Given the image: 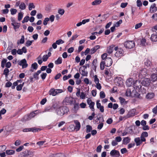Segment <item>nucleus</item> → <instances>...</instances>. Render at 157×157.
I'll list each match as a JSON object with an SVG mask.
<instances>
[{"label": "nucleus", "mask_w": 157, "mask_h": 157, "mask_svg": "<svg viewBox=\"0 0 157 157\" xmlns=\"http://www.w3.org/2000/svg\"><path fill=\"white\" fill-rule=\"evenodd\" d=\"M69 110L66 106H62L59 107L57 110V114L60 116H62L67 113L69 112Z\"/></svg>", "instance_id": "f257e3e1"}, {"label": "nucleus", "mask_w": 157, "mask_h": 157, "mask_svg": "<svg viewBox=\"0 0 157 157\" xmlns=\"http://www.w3.org/2000/svg\"><path fill=\"white\" fill-rule=\"evenodd\" d=\"M114 50L116 51L115 56L116 57H119L124 56V52L121 48H119L117 46L114 48Z\"/></svg>", "instance_id": "f03ea898"}, {"label": "nucleus", "mask_w": 157, "mask_h": 157, "mask_svg": "<svg viewBox=\"0 0 157 157\" xmlns=\"http://www.w3.org/2000/svg\"><path fill=\"white\" fill-rule=\"evenodd\" d=\"M148 75L147 70L145 68L141 69L139 73L138 77L139 78L142 79Z\"/></svg>", "instance_id": "7ed1b4c3"}, {"label": "nucleus", "mask_w": 157, "mask_h": 157, "mask_svg": "<svg viewBox=\"0 0 157 157\" xmlns=\"http://www.w3.org/2000/svg\"><path fill=\"white\" fill-rule=\"evenodd\" d=\"M142 84L140 81L137 80L133 84L134 88L140 92L141 91Z\"/></svg>", "instance_id": "20e7f679"}, {"label": "nucleus", "mask_w": 157, "mask_h": 157, "mask_svg": "<svg viewBox=\"0 0 157 157\" xmlns=\"http://www.w3.org/2000/svg\"><path fill=\"white\" fill-rule=\"evenodd\" d=\"M124 46L126 48L131 49L135 46V43L133 41H128L124 43Z\"/></svg>", "instance_id": "39448f33"}, {"label": "nucleus", "mask_w": 157, "mask_h": 157, "mask_svg": "<svg viewBox=\"0 0 157 157\" xmlns=\"http://www.w3.org/2000/svg\"><path fill=\"white\" fill-rule=\"evenodd\" d=\"M103 61L105 64V66L107 67H109L111 66L113 63L112 59L109 57H108Z\"/></svg>", "instance_id": "423d86ee"}, {"label": "nucleus", "mask_w": 157, "mask_h": 157, "mask_svg": "<svg viewBox=\"0 0 157 157\" xmlns=\"http://www.w3.org/2000/svg\"><path fill=\"white\" fill-rule=\"evenodd\" d=\"M73 101V98L70 96L66 97L63 100V102L67 105L72 104Z\"/></svg>", "instance_id": "0eeeda50"}, {"label": "nucleus", "mask_w": 157, "mask_h": 157, "mask_svg": "<svg viewBox=\"0 0 157 157\" xmlns=\"http://www.w3.org/2000/svg\"><path fill=\"white\" fill-rule=\"evenodd\" d=\"M87 104L89 105V107L91 109V110L93 112L94 111L95 109L94 108V106L95 105V103L94 102L92 101L91 100L89 99H88L87 100Z\"/></svg>", "instance_id": "6e6552de"}, {"label": "nucleus", "mask_w": 157, "mask_h": 157, "mask_svg": "<svg viewBox=\"0 0 157 157\" xmlns=\"http://www.w3.org/2000/svg\"><path fill=\"white\" fill-rule=\"evenodd\" d=\"M19 65L21 66L23 69L26 68L28 66L26 60L24 59L20 61L18 63Z\"/></svg>", "instance_id": "1a4fd4ad"}, {"label": "nucleus", "mask_w": 157, "mask_h": 157, "mask_svg": "<svg viewBox=\"0 0 157 157\" xmlns=\"http://www.w3.org/2000/svg\"><path fill=\"white\" fill-rule=\"evenodd\" d=\"M74 122L75 124V126L74 127V129L76 130V131L79 130L81 128V125L80 122L77 120H74Z\"/></svg>", "instance_id": "9d476101"}, {"label": "nucleus", "mask_w": 157, "mask_h": 157, "mask_svg": "<svg viewBox=\"0 0 157 157\" xmlns=\"http://www.w3.org/2000/svg\"><path fill=\"white\" fill-rule=\"evenodd\" d=\"M151 80L149 78H145L143 80L142 84L145 86H148L150 85Z\"/></svg>", "instance_id": "9b49d317"}, {"label": "nucleus", "mask_w": 157, "mask_h": 157, "mask_svg": "<svg viewBox=\"0 0 157 157\" xmlns=\"http://www.w3.org/2000/svg\"><path fill=\"white\" fill-rule=\"evenodd\" d=\"M110 155L112 156H115L116 157H119L120 155L119 151L115 149L111 151Z\"/></svg>", "instance_id": "f8f14e48"}, {"label": "nucleus", "mask_w": 157, "mask_h": 157, "mask_svg": "<svg viewBox=\"0 0 157 157\" xmlns=\"http://www.w3.org/2000/svg\"><path fill=\"white\" fill-rule=\"evenodd\" d=\"M38 130H40V129L39 128L37 129L35 128H25L23 129V131L24 132L30 131L34 132L38 131Z\"/></svg>", "instance_id": "ddd939ff"}, {"label": "nucleus", "mask_w": 157, "mask_h": 157, "mask_svg": "<svg viewBox=\"0 0 157 157\" xmlns=\"http://www.w3.org/2000/svg\"><path fill=\"white\" fill-rule=\"evenodd\" d=\"M156 5L155 3L153 4L150 8V12L152 13L156 12L157 10V8L156 6Z\"/></svg>", "instance_id": "4468645a"}, {"label": "nucleus", "mask_w": 157, "mask_h": 157, "mask_svg": "<svg viewBox=\"0 0 157 157\" xmlns=\"http://www.w3.org/2000/svg\"><path fill=\"white\" fill-rule=\"evenodd\" d=\"M38 110L34 111L30 114L28 116V118L27 119L28 120L31 119L32 118L34 117L38 113Z\"/></svg>", "instance_id": "2eb2a0df"}, {"label": "nucleus", "mask_w": 157, "mask_h": 157, "mask_svg": "<svg viewBox=\"0 0 157 157\" xmlns=\"http://www.w3.org/2000/svg\"><path fill=\"white\" fill-rule=\"evenodd\" d=\"M151 39L152 41H157V32H155V33H153L151 36Z\"/></svg>", "instance_id": "dca6fc26"}, {"label": "nucleus", "mask_w": 157, "mask_h": 157, "mask_svg": "<svg viewBox=\"0 0 157 157\" xmlns=\"http://www.w3.org/2000/svg\"><path fill=\"white\" fill-rule=\"evenodd\" d=\"M89 93V90L86 91L84 92H82L81 93L80 97L81 99H84L86 97Z\"/></svg>", "instance_id": "f3484780"}, {"label": "nucleus", "mask_w": 157, "mask_h": 157, "mask_svg": "<svg viewBox=\"0 0 157 157\" xmlns=\"http://www.w3.org/2000/svg\"><path fill=\"white\" fill-rule=\"evenodd\" d=\"M115 82L117 84V85L119 86L123 84V80L120 77H117L115 79Z\"/></svg>", "instance_id": "a211bd4d"}, {"label": "nucleus", "mask_w": 157, "mask_h": 157, "mask_svg": "<svg viewBox=\"0 0 157 157\" xmlns=\"http://www.w3.org/2000/svg\"><path fill=\"white\" fill-rule=\"evenodd\" d=\"M133 82V79L130 78L126 80V83L127 86L129 87L132 85Z\"/></svg>", "instance_id": "6ab92c4d"}, {"label": "nucleus", "mask_w": 157, "mask_h": 157, "mask_svg": "<svg viewBox=\"0 0 157 157\" xmlns=\"http://www.w3.org/2000/svg\"><path fill=\"white\" fill-rule=\"evenodd\" d=\"M79 71H81L80 73L83 76H87L88 72L87 71H85V69L84 68H82L81 67H80L79 69Z\"/></svg>", "instance_id": "aec40b11"}, {"label": "nucleus", "mask_w": 157, "mask_h": 157, "mask_svg": "<svg viewBox=\"0 0 157 157\" xmlns=\"http://www.w3.org/2000/svg\"><path fill=\"white\" fill-rule=\"evenodd\" d=\"M29 155V152L27 150H26L21 153V157H28Z\"/></svg>", "instance_id": "412c9836"}, {"label": "nucleus", "mask_w": 157, "mask_h": 157, "mask_svg": "<svg viewBox=\"0 0 157 157\" xmlns=\"http://www.w3.org/2000/svg\"><path fill=\"white\" fill-rule=\"evenodd\" d=\"M134 141L136 144V146H137L140 145L142 144L140 140V137H138L135 138Z\"/></svg>", "instance_id": "4be33fe9"}, {"label": "nucleus", "mask_w": 157, "mask_h": 157, "mask_svg": "<svg viewBox=\"0 0 157 157\" xmlns=\"http://www.w3.org/2000/svg\"><path fill=\"white\" fill-rule=\"evenodd\" d=\"M114 45H112L108 47L107 50V52L109 54H111L112 53L114 48Z\"/></svg>", "instance_id": "5701e85b"}, {"label": "nucleus", "mask_w": 157, "mask_h": 157, "mask_svg": "<svg viewBox=\"0 0 157 157\" xmlns=\"http://www.w3.org/2000/svg\"><path fill=\"white\" fill-rule=\"evenodd\" d=\"M49 157H65V156L63 154L58 153L51 155H50Z\"/></svg>", "instance_id": "b1692460"}, {"label": "nucleus", "mask_w": 157, "mask_h": 157, "mask_svg": "<svg viewBox=\"0 0 157 157\" xmlns=\"http://www.w3.org/2000/svg\"><path fill=\"white\" fill-rule=\"evenodd\" d=\"M131 139L128 137H125L124 138L123 140V144H127L130 142Z\"/></svg>", "instance_id": "393cba45"}, {"label": "nucleus", "mask_w": 157, "mask_h": 157, "mask_svg": "<svg viewBox=\"0 0 157 157\" xmlns=\"http://www.w3.org/2000/svg\"><path fill=\"white\" fill-rule=\"evenodd\" d=\"M144 64L146 66L148 67L149 66L151 67V61L148 59H146L145 60Z\"/></svg>", "instance_id": "a878e982"}, {"label": "nucleus", "mask_w": 157, "mask_h": 157, "mask_svg": "<svg viewBox=\"0 0 157 157\" xmlns=\"http://www.w3.org/2000/svg\"><path fill=\"white\" fill-rule=\"evenodd\" d=\"M97 60L96 59H94L93 60L92 63V67L93 69H94L95 71L96 68V64H97Z\"/></svg>", "instance_id": "bb28decb"}, {"label": "nucleus", "mask_w": 157, "mask_h": 157, "mask_svg": "<svg viewBox=\"0 0 157 157\" xmlns=\"http://www.w3.org/2000/svg\"><path fill=\"white\" fill-rule=\"evenodd\" d=\"M101 2V0H95L92 2L91 4L93 6H96L99 5Z\"/></svg>", "instance_id": "cd10ccee"}, {"label": "nucleus", "mask_w": 157, "mask_h": 157, "mask_svg": "<svg viewBox=\"0 0 157 157\" xmlns=\"http://www.w3.org/2000/svg\"><path fill=\"white\" fill-rule=\"evenodd\" d=\"M151 80L152 82H155L157 79V74H153L151 75Z\"/></svg>", "instance_id": "c85d7f7f"}, {"label": "nucleus", "mask_w": 157, "mask_h": 157, "mask_svg": "<svg viewBox=\"0 0 157 157\" xmlns=\"http://www.w3.org/2000/svg\"><path fill=\"white\" fill-rule=\"evenodd\" d=\"M55 89H51L49 92V94L50 95H52L53 96H55L57 94L56 93Z\"/></svg>", "instance_id": "c756f323"}, {"label": "nucleus", "mask_w": 157, "mask_h": 157, "mask_svg": "<svg viewBox=\"0 0 157 157\" xmlns=\"http://www.w3.org/2000/svg\"><path fill=\"white\" fill-rule=\"evenodd\" d=\"M154 94L153 93H148L146 96V98L148 99H150L154 97Z\"/></svg>", "instance_id": "7c9ffc66"}, {"label": "nucleus", "mask_w": 157, "mask_h": 157, "mask_svg": "<svg viewBox=\"0 0 157 157\" xmlns=\"http://www.w3.org/2000/svg\"><path fill=\"white\" fill-rule=\"evenodd\" d=\"M11 25L13 27V28L15 30L19 28L20 24L18 23H12Z\"/></svg>", "instance_id": "2f4dec72"}, {"label": "nucleus", "mask_w": 157, "mask_h": 157, "mask_svg": "<svg viewBox=\"0 0 157 157\" xmlns=\"http://www.w3.org/2000/svg\"><path fill=\"white\" fill-rule=\"evenodd\" d=\"M147 43L146 42V40L144 38H143L140 40V44L143 46H145L147 45Z\"/></svg>", "instance_id": "473e14b6"}, {"label": "nucleus", "mask_w": 157, "mask_h": 157, "mask_svg": "<svg viewBox=\"0 0 157 157\" xmlns=\"http://www.w3.org/2000/svg\"><path fill=\"white\" fill-rule=\"evenodd\" d=\"M62 59L61 57H59L56 60L55 62V64L57 65L61 64L62 63Z\"/></svg>", "instance_id": "72a5a7b5"}, {"label": "nucleus", "mask_w": 157, "mask_h": 157, "mask_svg": "<svg viewBox=\"0 0 157 157\" xmlns=\"http://www.w3.org/2000/svg\"><path fill=\"white\" fill-rule=\"evenodd\" d=\"M19 8L21 10H24L26 8V6L24 2H21L20 4L19 5Z\"/></svg>", "instance_id": "f704fd0d"}, {"label": "nucleus", "mask_w": 157, "mask_h": 157, "mask_svg": "<svg viewBox=\"0 0 157 157\" xmlns=\"http://www.w3.org/2000/svg\"><path fill=\"white\" fill-rule=\"evenodd\" d=\"M6 153L8 155H11L14 154L15 151L12 150H7L6 151Z\"/></svg>", "instance_id": "c9c22d12"}, {"label": "nucleus", "mask_w": 157, "mask_h": 157, "mask_svg": "<svg viewBox=\"0 0 157 157\" xmlns=\"http://www.w3.org/2000/svg\"><path fill=\"white\" fill-rule=\"evenodd\" d=\"M25 42V37L23 35L21 36V39L19 41H18L17 44H22L24 43Z\"/></svg>", "instance_id": "e433bc0d"}, {"label": "nucleus", "mask_w": 157, "mask_h": 157, "mask_svg": "<svg viewBox=\"0 0 157 157\" xmlns=\"http://www.w3.org/2000/svg\"><path fill=\"white\" fill-rule=\"evenodd\" d=\"M9 70L8 68H6L4 69V71H3V74L5 75L6 78L8 77V76L9 75Z\"/></svg>", "instance_id": "4c0bfd02"}, {"label": "nucleus", "mask_w": 157, "mask_h": 157, "mask_svg": "<svg viewBox=\"0 0 157 157\" xmlns=\"http://www.w3.org/2000/svg\"><path fill=\"white\" fill-rule=\"evenodd\" d=\"M92 127L90 125H87L86 126V132L87 133H89L92 130Z\"/></svg>", "instance_id": "58836bf2"}, {"label": "nucleus", "mask_w": 157, "mask_h": 157, "mask_svg": "<svg viewBox=\"0 0 157 157\" xmlns=\"http://www.w3.org/2000/svg\"><path fill=\"white\" fill-rule=\"evenodd\" d=\"M78 36V35L77 34L73 35L72 36L71 39L69 40V41L70 42H72V41L74 40H75L77 38Z\"/></svg>", "instance_id": "ea45409f"}, {"label": "nucleus", "mask_w": 157, "mask_h": 157, "mask_svg": "<svg viewBox=\"0 0 157 157\" xmlns=\"http://www.w3.org/2000/svg\"><path fill=\"white\" fill-rule=\"evenodd\" d=\"M23 16V13L22 12L19 13L18 14V20L20 21L22 19Z\"/></svg>", "instance_id": "a19ab883"}, {"label": "nucleus", "mask_w": 157, "mask_h": 157, "mask_svg": "<svg viewBox=\"0 0 157 157\" xmlns=\"http://www.w3.org/2000/svg\"><path fill=\"white\" fill-rule=\"evenodd\" d=\"M7 60L6 59H3L1 61V66L2 68H4L5 67V63H6Z\"/></svg>", "instance_id": "79ce46f5"}, {"label": "nucleus", "mask_w": 157, "mask_h": 157, "mask_svg": "<svg viewBox=\"0 0 157 157\" xmlns=\"http://www.w3.org/2000/svg\"><path fill=\"white\" fill-rule=\"evenodd\" d=\"M119 99L121 103L122 104H124L127 103L126 101H125V99L124 98L121 97H120Z\"/></svg>", "instance_id": "37998d69"}, {"label": "nucleus", "mask_w": 157, "mask_h": 157, "mask_svg": "<svg viewBox=\"0 0 157 157\" xmlns=\"http://www.w3.org/2000/svg\"><path fill=\"white\" fill-rule=\"evenodd\" d=\"M33 41H34V40H31V41L29 40H27L26 42V43H25L26 46L27 47H28L30 46L31 45V44Z\"/></svg>", "instance_id": "c03bdc74"}, {"label": "nucleus", "mask_w": 157, "mask_h": 157, "mask_svg": "<svg viewBox=\"0 0 157 157\" xmlns=\"http://www.w3.org/2000/svg\"><path fill=\"white\" fill-rule=\"evenodd\" d=\"M11 14L12 15H13L16 14L17 10L15 9L12 8L10 10Z\"/></svg>", "instance_id": "a18cd8bd"}, {"label": "nucleus", "mask_w": 157, "mask_h": 157, "mask_svg": "<svg viewBox=\"0 0 157 157\" xmlns=\"http://www.w3.org/2000/svg\"><path fill=\"white\" fill-rule=\"evenodd\" d=\"M126 96H131V90L128 89L126 91Z\"/></svg>", "instance_id": "49530a36"}, {"label": "nucleus", "mask_w": 157, "mask_h": 157, "mask_svg": "<svg viewBox=\"0 0 157 157\" xmlns=\"http://www.w3.org/2000/svg\"><path fill=\"white\" fill-rule=\"evenodd\" d=\"M105 66V64L103 60H102L100 63V67L101 69V70H103Z\"/></svg>", "instance_id": "de8ad7c7"}, {"label": "nucleus", "mask_w": 157, "mask_h": 157, "mask_svg": "<svg viewBox=\"0 0 157 157\" xmlns=\"http://www.w3.org/2000/svg\"><path fill=\"white\" fill-rule=\"evenodd\" d=\"M24 83H23L22 84H20L17 86L16 87L17 90L18 91L21 90L23 86Z\"/></svg>", "instance_id": "09e8293b"}, {"label": "nucleus", "mask_w": 157, "mask_h": 157, "mask_svg": "<svg viewBox=\"0 0 157 157\" xmlns=\"http://www.w3.org/2000/svg\"><path fill=\"white\" fill-rule=\"evenodd\" d=\"M122 22V21L121 19L118 21L114 25L116 27H118L120 26V25L121 24Z\"/></svg>", "instance_id": "8fccbe9b"}, {"label": "nucleus", "mask_w": 157, "mask_h": 157, "mask_svg": "<svg viewBox=\"0 0 157 157\" xmlns=\"http://www.w3.org/2000/svg\"><path fill=\"white\" fill-rule=\"evenodd\" d=\"M35 6L33 3H29V10H31L33 8H34Z\"/></svg>", "instance_id": "3c124183"}, {"label": "nucleus", "mask_w": 157, "mask_h": 157, "mask_svg": "<svg viewBox=\"0 0 157 157\" xmlns=\"http://www.w3.org/2000/svg\"><path fill=\"white\" fill-rule=\"evenodd\" d=\"M55 43L59 45L63 43H64V41L61 39H60L56 40Z\"/></svg>", "instance_id": "603ef678"}, {"label": "nucleus", "mask_w": 157, "mask_h": 157, "mask_svg": "<svg viewBox=\"0 0 157 157\" xmlns=\"http://www.w3.org/2000/svg\"><path fill=\"white\" fill-rule=\"evenodd\" d=\"M31 67L33 69L36 70L37 69L38 67L37 64L36 63H34L32 64Z\"/></svg>", "instance_id": "864d4df0"}, {"label": "nucleus", "mask_w": 157, "mask_h": 157, "mask_svg": "<svg viewBox=\"0 0 157 157\" xmlns=\"http://www.w3.org/2000/svg\"><path fill=\"white\" fill-rule=\"evenodd\" d=\"M29 17L28 16H26L24 18L23 20L22 21V23H24L25 22H27L29 21Z\"/></svg>", "instance_id": "5fc2aeb1"}, {"label": "nucleus", "mask_w": 157, "mask_h": 157, "mask_svg": "<svg viewBox=\"0 0 157 157\" xmlns=\"http://www.w3.org/2000/svg\"><path fill=\"white\" fill-rule=\"evenodd\" d=\"M105 94L103 91H101L100 93V97L101 98H103L105 97Z\"/></svg>", "instance_id": "6e6d98bb"}, {"label": "nucleus", "mask_w": 157, "mask_h": 157, "mask_svg": "<svg viewBox=\"0 0 157 157\" xmlns=\"http://www.w3.org/2000/svg\"><path fill=\"white\" fill-rule=\"evenodd\" d=\"M143 23L141 22L139 23L136 24L135 26V29H137L140 28L141 26L142 25Z\"/></svg>", "instance_id": "4d7b16f0"}, {"label": "nucleus", "mask_w": 157, "mask_h": 157, "mask_svg": "<svg viewBox=\"0 0 157 157\" xmlns=\"http://www.w3.org/2000/svg\"><path fill=\"white\" fill-rule=\"evenodd\" d=\"M107 54L106 53H104L101 56V58L102 59V60H105L106 58H107L108 57H107Z\"/></svg>", "instance_id": "13d9d810"}, {"label": "nucleus", "mask_w": 157, "mask_h": 157, "mask_svg": "<svg viewBox=\"0 0 157 157\" xmlns=\"http://www.w3.org/2000/svg\"><path fill=\"white\" fill-rule=\"evenodd\" d=\"M64 12L65 11L63 9H59L58 11V13L61 15H62L63 14Z\"/></svg>", "instance_id": "bf43d9fd"}, {"label": "nucleus", "mask_w": 157, "mask_h": 157, "mask_svg": "<svg viewBox=\"0 0 157 157\" xmlns=\"http://www.w3.org/2000/svg\"><path fill=\"white\" fill-rule=\"evenodd\" d=\"M137 6L140 7L142 6V3L140 0H137L136 1Z\"/></svg>", "instance_id": "052dcab7"}, {"label": "nucleus", "mask_w": 157, "mask_h": 157, "mask_svg": "<svg viewBox=\"0 0 157 157\" xmlns=\"http://www.w3.org/2000/svg\"><path fill=\"white\" fill-rule=\"evenodd\" d=\"M102 147V146L101 145H99L97 148V152H100L101 151Z\"/></svg>", "instance_id": "680f3d73"}, {"label": "nucleus", "mask_w": 157, "mask_h": 157, "mask_svg": "<svg viewBox=\"0 0 157 157\" xmlns=\"http://www.w3.org/2000/svg\"><path fill=\"white\" fill-rule=\"evenodd\" d=\"M47 75V73H43V74H41L40 75V76H41V77L42 79V80H44V79L45 78Z\"/></svg>", "instance_id": "e2e57ef3"}, {"label": "nucleus", "mask_w": 157, "mask_h": 157, "mask_svg": "<svg viewBox=\"0 0 157 157\" xmlns=\"http://www.w3.org/2000/svg\"><path fill=\"white\" fill-rule=\"evenodd\" d=\"M46 141H41L37 142L36 143L37 144L39 145L40 146H41Z\"/></svg>", "instance_id": "0e129e2a"}, {"label": "nucleus", "mask_w": 157, "mask_h": 157, "mask_svg": "<svg viewBox=\"0 0 157 157\" xmlns=\"http://www.w3.org/2000/svg\"><path fill=\"white\" fill-rule=\"evenodd\" d=\"M141 135L145 137H146L148 136V134L147 132H144L141 133Z\"/></svg>", "instance_id": "69168bd1"}, {"label": "nucleus", "mask_w": 157, "mask_h": 157, "mask_svg": "<svg viewBox=\"0 0 157 157\" xmlns=\"http://www.w3.org/2000/svg\"><path fill=\"white\" fill-rule=\"evenodd\" d=\"M49 19L48 17L46 18L43 21V24L44 25H46L47 24V22L49 21Z\"/></svg>", "instance_id": "338daca9"}, {"label": "nucleus", "mask_w": 157, "mask_h": 157, "mask_svg": "<svg viewBox=\"0 0 157 157\" xmlns=\"http://www.w3.org/2000/svg\"><path fill=\"white\" fill-rule=\"evenodd\" d=\"M115 140L117 142H121L122 140L120 136H117L115 137Z\"/></svg>", "instance_id": "774afa93"}]
</instances>
